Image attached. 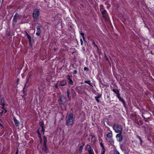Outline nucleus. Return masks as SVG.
I'll list each match as a JSON object with an SVG mask.
<instances>
[{
	"label": "nucleus",
	"instance_id": "nucleus-1",
	"mask_svg": "<svg viewBox=\"0 0 154 154\" xmlns=\"http://www.w3.org/2000/svg\"><path fill=\"white\" fill-rule=\"evenodd\" d=\"M73 114L70 112L66 117V124L67 126L72 125L74 122V118L73 117Z\"/></svg>",
	"mask_w": 154,
	"mask_h": 154
},
{
	"label": "nucleus",
	"instance_id": "nucleus-2",
	"mask_svg": "<svg viewBox=\"0 0 154 154\" xmlns=\"http://www.w3.org/2000/svg\"><path fill=\"white\" fill-rule=\"evenodd\" d=\"M112 128L115 132L117 133H121L122 130V127L120 125L114 124Z\"/></svg>",
	"mask_w": 154,
	"mask_h": 154
},
{
	"label": "nucleus",
	"instance_id": "nucleus-3",
	"mask_svg": "<svg viewBox=\"0 0 154 154\" xmlns=\"http://www.w3.org/2000/svg\"><path fill=\"white\" fill-rule=\"evenodd\" d=\"M21 17V16L19 15L17 13H16L14 15L12 20V24L13 26L14 27L17 23V20Z\"/></svg>",
	"mask_w": 154,
	"mask_h": 154
},
{
	"label": "nucleus",
	"instance_id": "nucleus-4",
	"mask_svg": "<svg viewBox=\"0 0 154 154\" xmlns=\"http://www.w3.org/2000/svg\"><path fill=\"white\" fill-rule=\"evenodd\" d=\"M38 9H35L34 10L33 15L34 21H36L38 19Z\"/></svg>",
	"mask_w": 154,
	"mask_h": 154
},
{
	"label": "nucleus",
	"instance_id": "nucleus-5",
	"mask_svg": "<svg viewBox=\"0 0 154 154\" xmlns=\"http://www.w3.org/2000/svg\"><path fill=\"white\" fill-rule=\"evenodd\" d=\"M106 140H107V139H109L111 140L110 142L113 143V141L112 139V134L111 131H110V132L107 134L106 135Z\"/></svg>",
	"mask_w": 154,
	"mask_h": 154
},
{
	"label": "nucleus",
	"instance_id": "nucleus-6",
	"mask_svg": "<svg viewBox=\"0 0 154 154\" xmlns=\"http://www.w3.org/2000/svg\"><path fill=\"white\" fill-rule=\"evenodd\" d=\"M60 101V104L64 106L66 103V100L63 96H60L59 98Z\"/></svg>",
	"mask_w": 154,
	"mask_h": 154
},
{
	"label": "nucleus",
	"instance_id": "nucleus-7",
	"mask_svg": "<svg viewBox=\"0 0 154 154\" xmlns=\"http://www.w3.org/2000/svg\"><path fill=\"white\" fill-rule=\"evenodd\" d=\"M41 26L40 24H38L36 26V35L38 36H39L40 35L41 31L40 30V28Z\"/></svg>",
	"mask_w": 154,
	"mask_h": 154
},
{
	"label": "nucleus",
	"instance_id": "nucleus-8",
	"mask_svg": "<svg viewBox=\"0 0 154 154\" xmlns=\"http://www.w3.org/2000/svg\"><path fill=\"white\" fill-rule=\"evenodd\" d=\"M116 137L117 138L118 141L119 142H121L122 140L123 136L121 134V133H119L117 134Z\"/></svg>",
	"mask_w": 154,
	"mask_h": 154
},
{
	"label": "nucleus",
	"instance_id": "nucleus-9",
	"mask_svg": "<svg viewBox=\"0 0 154 154\" xmlns=\"http://www.w3.org/2000/svg\"><path fill=\"white\" fill-rule=\"evenodd\" d=\"M32 75L31 74L30 72H29V73L28 74V75H27V80H26V82L25 83V84H24V87L23 88V92H24V91L25 88L26 87V85L27 84V83L29 81V79L31 77V76H32Z\"/></svg>",
	"mask_w": 154,
	"mask_h": 154
},
{
	"label": "nucleus",
	"instance_id": "nucleus-10",
	"mask_svg": "<svg viewBox=\"0 0 154 154\" xmlns=\"http://www.w3.org/2000/svg\"><path fill=\"white\" fill-rule=\"evenodd\" d=\"M13 120L16 126L18 127L20 125L19 122L17 119L15 117H14Z\"/></svg>",
	"mask_w": 154,
	"mask_h": 154
},
{
	"label": "nucleus",
	"instance_id": "nucleus-11",
	"mask_svg": "<svg viewBox=\"0 0 154 154\" xmlns=\"http://www.w3.org/2000/svg\"><path fill=\"white\" fill-rule=\"evenodd\" d=\"M100 11L101 12L103 17H105L106 16L107 14V12L106 11L105 9H100Z\"/></svg>",
	"mask_w": 154,
	"mask_h": 154
},
{
	"label": "nucleus",
	"instance_id": "nucleus-12",
	"mask_svg": "<svg viewBox=\"0 0 154 154\" xmlns=\"http://www.w3.org/2000/svg\"><path fill=\"white\" fill-rule=\"evenodd\" d=\"M67 84L66 81L65 80H63L61 82V86H64Z\"/></svg>",
	"mask_w": 154,
	"mask_h": 154
},
{
	"label": "nucleus",
	"instance_id": "nucleus-13",
	"mask_svg": "<svg viewBox=\"0 0 154 154\" xmlns=\"http://www.w3.org/2000/svg\"><path fill=\"white\" fill-rule=\"evenodd\" d=\"M4 99L3 97L1 98V105L2 106H4L5 104V103Z\"/></svg>",
	"mask_w": 154,
	"mask_h": 154
},
{
	"label": "nucleus",
	"instance_id": "nucleus-14",
	"mask_svg": "<svg viewBox=\"0 0 154 154\" xmlns=\"http://www.w3.org/2000/svg\"><path fill=\"white\" fill-rule=\"evenodd\" d=\"M119 100L123 103V105L125 107L126 103L124 99L121 97L120 98H119Z\"/></svg>",
	"mask_w": 154,
	"mask_h": 154
},
{
	"label": "nucleus",
	"instance_id": "nucleus-15",
	"mask_svg": "<svg viewBox=\"0 0 154 154\" xmlns=\"http://www.w3.org/2000/svg\"><path fill=\"white\" fill-rule=\"evenodd\" d=\"M84 82L88 84L91 86L93 87L92 85V84L91 83V81L90 80L85 81Z\"/></svg>",
	"mask_w": 154,
	"mask_h": 154
},
{
	"label": "nucleus",
	"instance_id": "nucleus-16",
	"mask_svg": "<svg viewBox=\"0 0 154 154\" xmlns=\"http://www.w3.org/2000/svg\"><path fill=\"white\" fill-rule=\"evenodd\" d=\"M26 36L29 39V42H31V37L28 34L27 32H26Z\"/></svg>",
	"mask_w": 154,
	"mask_h": 154
},
{
	"label": "nucleus",
	"instance_id": "nucleus-17",
	"mask_svg": "<svg viewBox=\"0 0 154 154\" xmlns=\"http://www.w3.org/2000/svg\"><path fill=\"white\" fill-rule=\"evenodd\" d=\"M86 149L88 151L89 150H91V146L88 144H87L86 146Z\"/></svg>",
	"mask_w": 154,
	"mask_h": 154
},
{
	"label": "nucleus",
	"instance_id": "nucleus-18",
	"mask_svg": "<svg viewBox=\"0 0 154 154\" xmlns=\"http://www.w3.org/2000/svg\"><path fill=\"white\" fill-rule=\"evenodd\" d=\"M83 146H80L79 149V151L80 153H81L82 152V150L83 149Z\"/></svg>",
	"mask_w": 154,
	"mask_h": 154
},
{
	"label": "nucleus",
	"instance_id": "nucleus-19",
	"mask_svg": "<svg viewBox=\"0 0 154 154\" xmlns=\"http://www.w3.org/2000/svg\"><path fill=\"white\" fill-rule=\"evenodd\" d=\"M112 91L116 94H118L119 93V91L116 89H113Z\"/></svg>",
	"mask_w": 154,
	"mask_h": 154
},
{
	"label": "nucleus",
	"instance_id": "nucleus-20",
	"mask_svg": "<svg viewBox=\"0 0 154 154\" xmlns=\"http://www.w3.org/2000/svg\"><path fill=\"white\" fill-rule=\"evenodd\" d=\"M88 152L89 154H94V152L93 150L92 149L88 150Z\"/></svg>",
	"mask_w": 154,
	"mask_h": 154
},
{
	"label": "nucleus",
	"instance_id": "nucleus-21",
	"mask_svg": "<svg viewBox=\"0 0 154 154\" xmlns=\"http://www.w3.org/2000/svg\"><path fill=\"white\" fill-rule=\"evenodd\" d=\"M69 81V85H72L73 84V82L72 81V79H70L69 80H68Z\"/></svg>",
	"mask_w": 154,
	"mask_h": 154
},
{
	"label": "nucleus",
	"instance_id": "nucleus-22",
	"mask_svg": "<svg viewBox=\"0 0 154 154\" xmlns=\"http://www.w3.org/2000/svg\"><path fill=\"white\" fill-rule=\"evenodd\" d=\"M70 93V92L69 90L67 89V91H66V94H67V97L69 98Z\"/></svg>",
	"mask_w": 154,
	"mask_h": 154
},
{
	"label": "nucleus",
	"instance_id": "nucleus-23",
	"mask_svg": "<svg viewBox=\"0 0 154 154\" xmlns=\"http://www.w3.org/2000/svg\"><path fill=\"white\" fill-rule=\"evenodd\" d=\"M42 149L46 153H48V152L47 149V147H46L45 148H44V147H43Z\"/></svg>",
	"mask_w": 154,
	"mask_h": 154
},
{
	"label": "nucleus",
	"instance_id": "nucleus-24",
	"mask_svg": "<svg viewBox=\"0 0 154 154\" xmlns=\"http://www.w3.org/2000/svg\"><path fill=\"white\" fill-rule=\"evenodd\" d=\"M6 34L8 36H10V33L9 30H8V29L7 30V31H6Z\"/></svg>",
	"mask_w": 154,
	"mask_h": 154
},
{
	"label": "nucleus",
	"instance_id": "nucleus-25",
	"mask_svg": "<svg viewBox=\"0 0 154 154\" xmlns=\"http://www.w3.org/2000/svg\"><path fill=\"white\" fill-rule=\"evenodd\" d=\"M92 44L94 45V46L96 47L97 48V49L98 50V47L95 44L94 42V41L93 40H92Z\"/></svg>",
	"mask_w": 154,
	"mask_h": 154
},
{
	"label": "nucleus",
	"instance_id": "nucleus-26",
	"mask_svg": "<svg viewBox=\"0 0 154 154\" xmlns=\"http://www.w3.org/2000/svg\"><path fill=\"white\" fill-rule=\"evenodd\" d=\"M44 142H47V137L45 136H43Z\"/></svg>",
	"mask_w": 154,
	"mask_h": 154
},
{
	"label": "nucleus",
	"instance_id": "nucleus-27",
	"mask_svg": "<svg viewBox=\"0 0 154 154\" xmlns=\"http://www.w3.org/2000/svg\"><path fill=\"white\" fill-rule=\"evenodd\" d=\"M37 133L38 134V137H41V134L39 132V129H38L37 131Z\"/></svg>",
	"mask_w": 154,
	"mask_h": 154
},
{
	"label": "nucleus",
	"instance_id": "nucleus-28",
	"mask_svg": "<svg viewBox=\"0 0 154 154\" xmlns=\"http://www.w3.org/2000/svg\"><path fill=\"white\" fill-rule=\"evenodd\" d=\"M80 35H81V36L82 37L83 39L84 40V37H85V36H84L85 34H84L82 32H81L80 33Z\"/></svg>",
	"mask_w": 154,
	"mask_h": 154
},
{
	"label": "nucleus",
	"instance_id": "nucleus-29",
	"mask_svg": "<svg viewBox=\"0 0 154 154\" xmlns=\"http://www.w3.org/2000/svg\"><path fill=\"white\" fill-rule=\"evenodd\" d=\"M137 137L139 139V140H140V144H141L143 142V141H142V139H141V137H140V136H137Z\"/></svg>",
	"mask_w": 154,
	"mask_h": 154
},
{
	"label": "nucleus",
	"instance_id": "nucleus-30",
	"mask_svg": "<svg viewBox=\"0 0 154 154\" xmlns=\"http://www.w3.org/2000/svg\"><path fill=\"white\" fill-rule=\"evenodd\" d=\"M95 98L96 100L98 102V103H99L100 102V100H99V98L97 97H95Z\"/></svg>",
	"mask_w": 154,
	"mask_h": 154
},
{
	"label": "nucleus",
	"instance_id": "nucleus-31",
	"mask_svg": "<svg viewBox=\"0 0 154 154\" xmlns=\"http://www.w3.org/2000/svg\"><path fill=\"white\" fill-rule=\"evenodd\" d=\"M143 122L142 120H139V122H138V124L139 125H141L143 124Z\"/></svg>",
	"mask_w": 154,
	"mask_h": 154
},
{
	"label": "nucleus",
	"instance_id": "nucleus-32",
	"mask_svg": "<svg viewBox=\"0 0 154 154\" xmlns=\"http://www.w3.org/2000/svg\"><path fill=\"white\" fill-rule=\"evenodd\" d=\"M104 55L105 57L106 58V60L107 61H109V59L108 58V57H107V56L106 54L105 53H104Z\"/></svg>",
	"mask_w": 154,
	"mask_h": 154
},
{
	"label": "nucleus",
	"instance_id": "nucleus-33",
	"mask_svg": "<svg viewBox=\"0 0 154 154\" xmlns=\"http://www.w3.org/2000/svg\"><path fill=\"white\" fill-rule=\"evenodd\" d=\"M84 70L85 71H88L89 70V69L88 67H85L84 68Z\"/></svg>",
	"mask_w": 154,
	"mask_h": 154
},
{
	"label": "nucleus",
	"instance_id": "nucleus-34",
	"mask_svg": "<svg viewBox=\"0 0 154 154\" xmlns=\"http://www.w3.org/2000/svg\"><path fill=\"white\" fill-rule=\"evenodd\" d=\"M47 142H44V143H43V147H44V148H46V147H47V146H46V143H47Z\"/></svg>",
	"mask_w": 154,
	"mask_h": 154
},
{
	"label": "nucleus",
	"instance_id": "nucleus-35",
	"mask_svg": "<svg viewBox=\"0 0 154 154\" xmlns=\"http://www.w3.org/2000/svg\"><path fill=\"white\" fill-rule=\"evenodd\" d=\"M78 71H77V70L76 69H75L74 70V72H73L74 74H77L78 73Z\"/></svg>",
	"mask_w": 154,
	"mask_h": 154
},
{
	"label": "nucleus",
	"instance_id": "nucleus-36",
	"mask_svg": "<svg viewBox=\"0 0 154 154\" xmlns=\"http://www.w3.org/2000/svg\"><path fill=\"white\" fill-rule=\"evenodd\" d=\"M40 125L42 128H43V127H44V123L43 122H41Z\"/></svg>",
	"mask_w": 154,
	"mask_h": 154
},
{
	"label": "nucleus",
	"instance_id": "nucleus-37",
	"mask_svg": "<svg viewBox=\"0 0 154 154\" xmlns=\"http://www.w3.org/2000/svg\"><path fill=\"white\" fill-rule=\"evenodd\" d=\"M105 152V149H102V152L101 154H104Z\"/></svg>",
	"mask_w": 154,
	"mask_h": 154
},
{
	"label": "nucleus",
	"instance_id": "nucleus-38",
	"mask_svg": "<svg viewBox=\"0 0 154 154\" xmlns=\"http://www.w3.org/2000/svg\"><path fill=\"white\" fill-rule=\"evenodd\" d=\"M101 95L100 94V93H98V94H97V96H96L97 97L99 98H100L101 97Z\"/></svg>",
	"mask_w": 154,
	"mask_h": 154
},
{
	"label": "nucleus",
	"instance_id": "nucleus-39",
	"mask_svg": "<svg viewBox=\"0 0 154 154\" xmlns=\"http://www.w3.org/2000/svg\"><path fill=\"white\" fill-rule=\"evenodd\" d=\"M100 146L103 148V149H105L104 146L103 145V144L102 143H100Z\"/></svg>",
	"mask_w": 154,
	"mask_h": 154
},
{
	"label": "nucleus",
	"instance_id": "nucleus-40",
	"mask_svg": "<svg viewBox=\"0 0 154 154\" xmlns=\"http://www.w3.org/2000/svg\"><path fill=\"white\" fill-rule=\"evenodd\" d=\"M39 138H40L39 141H40V143H42V137H39Z\"/></svg>",
	"mask_w": 154,
	"mask_h": 154
},
{
	"label": "nucleus",
	"instance_id": "nucleus-41",
	"mask_svg": "<svg viewBox=\"0 0 154 154\" xmlns=\"http://www.w3.org/2000/svg\"><path fill=\"white\" fill-rule=\"evenodd\" d=\"M117 94V97L119 99V98H120L121 97H120V94H119V93L118 94Z\"/></svg>",
	"mask_w": 154,
	"mask_h": 154
},
{
	"label": "nucleus",
	"instance_id": "nucleus-42",
	"mask_svg": "<svg viewBox=\"0 0 154 154\" xmlns=\"http://www.w3.org/2000/svg\"><path fill=\"white\" fill-rule=\"evenodd\" d=\"M58 83H56L55 84V87L56 88H58Z\"/></svg>",
	"mask_w": 154,
	"mask_h": 154
},
{
	"label": "nucleus",
	"instance_id": "nucleus-43",
	"mask_svg": "<svg viewBox=\"0 0 154 154\" xmlns=\"http://www.w3.org/2000/svg\"><path fill=\"white\" fill-rule=\"evenodd\" d=\"M41 131L43 132V134H44V131H45V130L44 129V127H43V128H42V129H41Z\"/></svg>",
	"mask_w": 154,
	"mask_h": 154
},
{
	"label": "nucleus",
	"instance_id": "nucleus-44",
	"mask_svg": "<svg viewBox=\"0 0 154 154\" xmlns=\"http://www.w3.org/2000/svg\"><path fill=\"white\" fill-rule=\"evenodd\" d=\"M80 42L81 45H83V42L82 38L80 39Z\"/></svg>",
	"mask_w": 154,
	"mask_h": 154
},
{
	"label": "nucleus",
	"instance_id": "nucleus-45",
	"mask_svg": "<svg viewBox=\"0 0 154 154\" xmlns=\"http://www.w3.org/2000/svg\"><path fill=\"white\" fill-rule=\"evenodd\" d=\"M82 50L84 51V52H85V48L84 47H82Z\"/></svg>",
	"mask_w": 154,
	"mask_h": 154
},
{
	"label": "nucleus",
	"instance_id": "nucleus-46",
	"mask_svg": "<svg viewBox=\"0 0 154 154\" xmlns=\"http://www.w3.org/2000/svg\"><path fill=\"white\" fill-rule=\"evenodd\" d=\"M18 154V149H17L16 151V153L15 154Z\"/></svg>",
	"mask_w": 154,
	"mask_h": 154
},
{
	"label": "nucleus",
	"instance_id": "nucleus-47",
	"mask_svg": "<svg viewBox=\"0 0 154 154\" xmlns=\"http://www.w3.org/2000/svg\"><path fill=\"white\" fill-rule=\"evenodd\" d=\"M115 154H120L119 152L118 151H117L115 152Z\"/></svg>",
	"mask_w": 154,
	"mask_h": 154
},
{
	"label": "nucleus",
	"instance_id": "nucleus-48",
	"mask_svg": "<svg viewBox=\"0 0 154 154\" xmlns=\"http://www.w3.org/2000/svg\"><path fill=\"white\" fill-rule=\"evenodd\" d=\"M68 79L69 80L70 79H71L70 78V75H68Z\"/></svg>",
	"mask_w": 154,
	"mask_h": 154
},
{
	"label": "nucleus",
	"instance_id": "nucleus-49",
	"mask_svg": "<svg viewBox=\"0 0 154 154\" xmlns=\"http://www.w3.org/2000/svg\"><path fill=\"white\" fill-rule=\"evenodd\" d=\"M5 111V112H4L5 113H6L7 112V110L5 109V110H4Z\"/></svg>",
	"mask_w": 154,
	"mask_h": 154
},
{
	"label": "nucleus",
	"instance_id": "nucleus-50",
	"mask_svg": "<svg viewBox=\"0 0 154 154\" xmlns=\"http://www.w3.org/2000/svg\"><path fill=\"white\" fill-rule=\"evenodd\" d=\"M73 68H74V69H77V68L76 67H73Z\"/></svg>",
	"mask_w": 154,
	"mask_h": 154
},
{
	"label": "nucleus",
	"instance_id": "nucleus-51",
	"mask_svg": "<svg viewBox=\"0 0 154 154\" xmlns=\"http://www.w3.org/2000/svg\"><path fill=\"white\" fill-rule=\"evenodd\" d=\"M2 108L4 110H5V109L4 108V106H3L2 107Z\"/></svg>",
	"mask_w": 154,
	"mask_h": 154
},
{
	"label": "nucleus",
	"instance_id": "nucleus-52",
	"mask_svg": "<svg viewBox=\"0 0 154 154\" xmlns=\"http://www.w3.org/2000/svg\"><path fill=\"white\" fill-rule=\"evenodd\" d=\"M0 126L2 127H3V126L0 123Z\"/></svg>",
	"mask_w": 154,
	"mask_h": 154
},
{
	"label": "nucleus",
	"instance_id": "nucleus-53",
	"mask_svg": "<svg viewBox=\"0 0 154 154\" xmlns=\"http://www.w3.org/2000/svg\"><path fill=\"white\" fill-rule=\"evenodd\" d=\"M3 111H2L1 112V113L2 114V113H3Z\"/></svg>",
	"mask_w": 154,
	"mask_h": 154
},
{
	"label": "nucleus",
	"instance_id": "nucleus-54",
	"mask_svg": "<svg viewBox=\"0 0 154 154\" xmlns=\"http://www.w3.org/2000/svg\"><path fill=\"white\" fill-rule=\"evenodd\" d=\"M108 129L109 130H110L109 128V127H108Z\"/></svg>",
	"mask_w": 154,
	"mask_h": 154
},
{
	"label": "nucleus",
	"instance_id": "nucleus-55",
	"mask_svg": "<svg viewBox=\"0 0 154 154\" xmlns=\"http://www.w3.org/2000/svg\"><path fill=\"white\" fill-rule=\"evenodd\" d=\"M83 40H84V41H85V38H84V39H83Z\"/></svg>",
	"mask_w": 154,
	"mask_h": 154
},
{
	"label": "nucleus",
	"instance_id": "nucleus-56",
	"mask_svg": "<svg viewBox=\"0 0 154 154\" xmlns=\"http://www.w3.org/2000/svg\"><path fill=\"white\" fill-rule=\"evenodd\" d=\"M142 116H143V117L144 118H145L144 117V116L143 115Z\"/></svg>",
	"mask_w": 154,
	"mask_h": 154
},
{
	"label": "nucleus",
	"instance_id": "nucleus-57",
	"mask_svg": "<svg viewBox=\"0 0 154 154\" xmlns=\"http://www.w3.org/2000/svg\"><path fill=\"white\" fill-rule=\"evenodd\" d=\"M108 97V98H109V96H108V97Z\"/></svg>",
	"mask_w": 154,
	"mask_h": 154
},
{
	"label": "nucleus",
	"instance_id": "nucleus-58",
	"mask_svg": "<svg viewBox=\"0 0 154 154\" xmlns=\"http://www.w3.org/2000/svg\"><path fill=\"white\" fill-rule=\"evenodd\" d=\"M18 81V79H17V81Z\"/></svg>",
	"mask_w": 154,
	"mask_h": 154
},
{
	"label": "nucleus",
	"instance_id": "nucleus-59",
	"mask_svg": "<svg viewBox=\"0 0 154 154\" xmlns=\"http://www.w3.org/2000/svg\"><path fill=\"white\" fill-rule=\"evenodd\" d=\"M128 154L126 153V154Z\"/></svg>",
	"mask_w": 154,
	"mask_h": 154
},
{
	"label": "nucleus",
	"instance_id": "nucleus-60",
	"mask_svg": "<svg viewBox=\"0 0 154 154\" xmlns=\"http://www.w3.org/2000/svg\"><path fill=\"white\" fill-rule=\"evenodd\" d=\"M0 120H1V119H0Z\"/></svg>",
	"mask_w": 154,
	"mask_h": 154
}]
</instances>
